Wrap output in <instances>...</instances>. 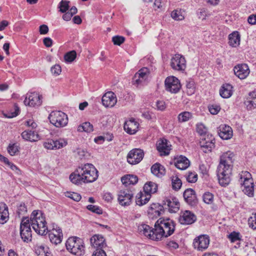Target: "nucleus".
<instances>
[{"label": "nucleus", "mask_w": 256, "mask_h": 256, "mask_svg": "<svg viewBox=\"0 0 256 256\" xmlns=\"http://www.w3.org/2000/svg\"><path fill=\"white\" fill-rule=\"evenodd\" d=\"M76 51L72 50L67 52L64 56V60L69 62H73L76 58Z\"/></svg>", "instance_id": "nucleus-44"}, {"label": "nucleus", "mask_w": 256, "mask_h": 256, "mask_svg": "<svg viewBox=\"0 0 256 256\" xmlns=\"http://www.w3.org/2000/svg\"><path fill=\"white\" fill-rule=\"evenodd\" d=\"M238 182L242 191L248 196H252L254 184L251 174L247 171H242L238 175Z\"/></svg>", "instance_id": "nucleus-5"}, {"label": "nucleus", "mask_w": 256, "mask_h": 256, "mask_svg": "<svg viewBox=\"0 0 256 256\" xmlns=\"http://www.w3.org/2000/svg\"><path fill=\"white\" fill-rule=\"evenodd\" d=\"M77 154L79 158L82 159L86 157L88 155V152L84 149L78 148L77 150Z\"/></svg>", "instance_id": "nucleus-61"}, {"label": "nucleus", "mask_w": 256, "mask_h": 256, "mask_svg": "<svg viewBox=\"0 0 256 256\" xmlns=\"http://www.w3.org/2000/svg\"><path fill=\"white\" fill-rule=\"evenodd\" d=\"M196 130L197 132L200 135L205 134L207 132V130L206 127L204 124H198L197 125Z\"/></svg>", "instance_id": "nucleus-57"}, {"label": "nucleus", "mask_w": 256, "mask_h": 256, "mask_svg": "<svg viewBox=\"0 0 256 256\" xmlns=\"http://www.w3.org/2000/svg\"><path fill=\"white\" fill-rule=\"evenodd\" d=\"M196 216L189 210L182 212L180 218L179 222L182 224H190L196 220Z\"/></svg>", "instance_id": "nucleus-18"}, {"label": "nucleus", "mask_w": 256, "mask_h": 256, "mask_svg": "<svg viewBox=\"0 0 256 256\" xmlns=\"http://www.w3.org/2000/svg\"><path fill=\"white\" fill-rule=\"evenodd\" d=\"M220 94L223 98H229L232 94V86L228 84H223L220 90Z\"/></svg>", "instance_id": "nucleus-29"}, {"label": "nucleus", "mask_w": 256, "mask_h": 256, "mask_svg": "<svg viewBox=\"0 0 256 256\" xmlns=\"http://www.w3.org/2000/svg\"><path fill=\"white\" fill-rule=\"evenodd\" d=\"M214 140H212L210 142H206L204 145H203L204 148H208V151H211L212 148L214 147V142L213 141Z\"/></svg>", "instance_id": "nucleus-63"}, {"label": "nucleus", "mask_w": 256, "mask_h": 256, "mask_svg": "<svg viewBox=\"0 0 256 256\" xmlns=\"http://www.w3.org/2000/svg\"><path fill=\"white\" fill-rule=\"evenodd\" d=\"M24 102L26 106H40L42 104V96L36 92L30 93L26 95Z\"/></svg>", "instance_id": "nucleus-15"}, {"label": "nucleus", "mask_w": 256, "mask_h": 256, "mask_svg": "<svg viewBox=\"0 0 256 256\" xmlns=\"http://www.w3.org/2000/svg\"><path fill=\"white\" fill-rule=\"evenodd\" d=\"M244 104L247 110H252L256 108V98H250L245 102Z\"/></svg>", "instance_id": "nucleus-43"}, {"label": "nucleus", "mask_w": 256, "mask_h": 256, "mask_svg": "<svg viewBox=\"0 0 256 256\" xmlns=\"http://www.w3.org/2000/svg\"><path fill=\"white\" fill-rule=\"evenodd\" d=\"M143 151L138 148L131 150L127 156L128 162L131 164H136L139 163L144 157Z\"/></svg>", "instance_id": "nucleus-14"}, {"label": "nucleus", "mask_w": 256, "mask_h": 256, "mask_svg": "<svg viewBox=\"0 0 256 256\" xmlns=\"http://www.w3.org/2000/svg\"><path fill=\"white\" fill-rule=\"evenodd\" d=\"M228 238L232 242H234L240 240V234L239 232H231L228 236Z\"/></svg>", "instance_id": "nucleus-46"}, {"label": "nucleus", "mask_w": 256, "mask_h": 256, "mask_svg": "<svg viewBox=\"0 0 256 256\" xmlns=\"http://www.w3.org/2000/svg\"><path fill=\"white\" fill-rule=\"evenodd\" d=\"M190 162L186 156H180L175 158L174 165L180 170H186L190 166Z\"/></svg>", "instance_id": "nucleus-26"}, {"label": "nucleus", "mask_w": 256, "mask_h": 256, "mask_svg": "<svg viewBox=\"0 0 256 256\" xmlns=\"http://www.w3.org/2000/svg\"><path fill=\"white\" fill-rule=\"evenodd\" d=\"M158 186L156 184L149 182H146L144 186V192L146 194H150L154 193L156 192Z\"/></svg>", "instance_id": "nucleus-36"}, {"label": "nucleus", "mask_w": 256, "mask_h": 256, "mask_svg": "<svg viewBox=\"0 0 256 256\" xmlns=\"http://www.w3.org/2000/svg\"><path fill=\"white\" fill-rule=\"evenodd\" d=\"M48 119L50 123L57 128L65 126L68 123L67 115L61 111L52 112Z\"/></svg>", "instance_id": "nucleus-7"}, {"label": "nucleus", "mask_w": 256, "mask_h": 256, "mask_svg": "<svg viewBox=\"0 0 256 256\" xmlns=\"http://www.w3.org/2000/svg\"><path fill=\"white\" fill-rule=\"evenodd\" d=\"M30 225L34 230L38 234L44 235L48 232L44 214L40 210H34L30 216Z\"/></svg>", "instance_id": "nucleus-4"}, {"label": "nucleus", "mask_w": 256, "mask_h": 256, "mask_svg": "<svg viewBox=\"0 0 256 256\" xmlns=\"http://www.w3.org/2000/svg\"><path fill=\"white\" fill-rule=\"evenodd\" d=\"M203 200L205 203L210 204L213 202L214 196L209 192H205L203 195Z\"/></svg>", "instance_id": "nucleus-48"}, {"label": "nucleus", "mask_w": 256, "mask_h": 256, "mask_svg": "<svg viewBox=\"0 0 256 256\" xmlns=\"http://www.w3.org/2000/svg\"><path fill=\"white\" fill-rule=\"evenodd\" d=\"M21 136L24 140L30 142H36L39 139L38 134L34 130H26Z\"/></svg>", "instance_id": "nucleus-28"}, {"label": "nucleus", "mask_w": 256, "mask_h": 256, "mask_svg": "<svg viewBox=\"0 0 256 256\" xmlns=\"http://www.w3.org/2000/svg\"><path fill=\"white\" fill-rule=\"evenodd\" d=\"M229 44L230 46L236 48L239 46L240 41V34L238 32H234L228 36Z\"/></svg>", "instance_id": "nucleus-33"}, {"label": "nucleus", "mask_w": 256, "mask_h": 256, "mask_svg": "<svg viewBox=\"0 0 256 256\" xmlns=\"http://www.w3.org/2000/svg\"><path fill=\"white\" fill-rule=\"evenodd\" d=\"M51 72L55 76L60 75L62 72L61 66L59 64H55L51 68Z\"/></svg>", "instance_id": "nucleus-54"}, {"label": "nucleus", "mask_w": 256, "mask_h": 256, "mask_svg": "<svg viewBox=\"0 0 256 256\" xmlns=\"http://www.w3.org/2000/svg\"><path fill=\"white\" fill-rule=\"evenodd\" d=\"M66 249L72 254L81 256L84 254V246L82 240L78 238H70L66 242Z\"/></svg>", "instance_id": "nucleus-6"}, {"label": "nucleus", "mask_w": 256, "mask_h": 256, "mask_svg": "<svg viewBox=\"0 0 256 256\" xmlns=\"http://www.w3.org/2000/svg\"><path fill=\"white\" fill-rule=\"evenodd\" d=\"M146 80H142V78L140 76L136 77V76L134 75L132 79V82L134 84L139 85L142 84Z\"/></svg>", "instance_id": "nucleus-60"}, {"label": "nucleus", "mask_w": 256, "mask_h": 256, "mask_svg": "<svg viewBox=\"0 0 256 256\" xmlns=\"http://www.w3.org/2000/svg\"><path fill=\"white\" fill-rule=\"evenodd\" d=\"M138 178L136 176L131 174L124 176L121 178V181L122 184L126 186L130 184H136L138 182Z\"/></svg>", "instance_id": "nucleus-34"}, {"label": "nucleus", "mask_w": 256, "mask_h": 256, "mask_svg": "<svg viewBox=\"0 0 256 256\" xmlns=\"http://www.w3.org/2000/svg\"><path fill=\"white\" fill-rule=\"evenodd\" d=\"M32 231L30 220L26 218H23L20 226V234L24 242H28L31 240Z\"/></svg>", "instance_id": "nucleus-9"}, {"label": "nucleus", "mask_w": 256, "mask_h": 256, "mask_svg": "<svg viewBox=\"0 0 256 256\" xmlns=\"http://www.w3.org/2000/svg\"><path fill=\"white\" fill-rule=\"evenodd\" d=\"M39 32L40 34H46L48 32V28L47 25L42 24L39 28Z\"/></svg>", "instance_id": "nucleus-62"}, {"label": "nucleus", "mask_w": 256, "mask_h": 256, "mask_svg": "<svg viewBox=\"0 0 256 256\" xmlns=\"http://www.w3.org/2000/svg\"><path fill=\"white\" fill-rule=\"evenodd\" d=\"M140 234L154 240H160L162 238L171 236L175 230V224L173 220L170 218H160L155 223L154 228L146 224L138 226Z\"/></svg>", "instance_id": "nucleus-1"}, {"label": "nucleus", "mask_w": 256, "mask_h": 256, "mask_svg": "<svg viewBox=\"0 0 256 256\" xmlns=\"http://www.w3.org/2000/svg\"><path fill=\"white\" fill-rule=\"evenodd\" d=\"M234 156V153L228 151L223 153L220 157L217 175L219 183L222 186H226L230 182Z\"/></svg>", "instance_id": "nucleus-3"}, {"label": "nucleus", "mask_w": 256, "mask_h": 256, "mask_svg": "<svg viewBox=\"0 0 256 256\" xmlns=\"http://www.w3.org/2000/svg\"><path fill=\"white\" fill-rule=\"evenodd\" d=\"M184 11L182 10H175L170 14L171 17L175 20H182L184 18Z\"/></svg>", "instance_id": "nucleus-37"}, {"label": "nucleus", "mask_w": 256, "mask_h": 256, "mask_svg": "<svg viewBox=\"0 0 256 256\" xmlns=\"http://www.w3.org/2000/svg\"><path fill=\"white\" fill-rule=\"evenodd\" d=\"M35 251L37 256H52L51 253L48 252V248L42 244H37L35 247Z\"/></svg>", "instance_id": "nucleus-35"}, {"label": "nucleus", "mask_w": 256, "mask_h": 256, "mask_svg": "<svg viewBox=\"0 0 256 256\" xmlns=\"http://www.w3.org/2000/svg\"><path fill=\"white\" fill-rule=\"evenodd\" d=\"M124 41V38L121 36H114L112 38V42L114 44L120 46Z\"/></svg>", "instance_id": "nucleus-56"}, {"label": "nucleus", "mask_w": 256, "mask_h": 256, "mask_svg": "<svg viewBox=\"0 0 256 256\" xmlns=\"http://www.w3.org/2000/svg\"><path fill=\"white\" fill-rule=\"evenodd\" d=\"M192 114L188 112H182L178 115V121L180 122H187L192 118Z\"/></svg>", "instance_id": "nucleus-39"}, {"label": "nucleus", "mask_w": 256, "mask_h": 256, "mask_svg": "<svg viewBox=\"0 0 256 256\" xmlns=\"http://www.w3.org/2000/svg\"><path fill=\"white\" fill-rule=\"evenodd\" d=\"M92 256H106V254L104 250L96 249Z\"/></svg>", "instance_id": "nucleus-64"}, {"label": "nucleus", "mask_w": 256, "mask_h": 256, "mask_svg": "<svg viewBox=\"0 0 256 256\" xmlns=\"http://www.w3.org/2000/svg\"><path fill=\"white\" fill-rule=\"evenodd\" d=\"M186 180L191 183L195 182H196L198 180V176L197 174L192 172H189L188 175L186 176Z\"/></svg>", "instance_id": "nucleus-52"}, {"label": "nucleus", "mask_w": 256, "mask_h": 256, "mask_svg": "<svg viewBox=\"0 0 256 256\" xmlns=\"http://www.w3.org/2000/svg\"><path fill=\"white\" fill-rule=\"evenodd\" d=\"M248 222L250 226L253 230H256V213L252 214Z\"/></svg>", "instance_id": "nucleus-53"}, {"label": "nucleus", "mask_w": 256, "mask_h": 256, "mask_svg": "<svg viewBox=\"0 0 256 256\" xmlns=\"http://www.w3.org/2000/svg\"><path fill=\"white\" fill-rule=\"evenodd\" d=\"M150 72L147 68H143L140 70L136 74V77H141L142 80H147Z\"/></svg>", "instance_id": "nucleus-40"}, {"label": "nucleus", "mask_w": 256, "mask_h": 256, "mask_svg": "<svg viewBox=\"0 0 256 256\" xmlns=\"http://www.w3.org/2000/svg\"><path fill=\"white\" fill-rule=\"evenodd\" d=\"M78 131L90 132L93 131V126L88 122H86L78 127Z\"/></svg>", "instance_id": "nucleus-38"}, {"label": "nucleus", "mask_w": 256, "mask_h": 256, "mask_svg": "<svg viewBox=\"0 0 256 256\" xmlns=\"http://www.w3.org/2000/svg\"><path fill=\"white\" fill-rule=\"evenodd\" d=\"M186 86L187 88V93L188 95H192L194 92L195 87L194 82L192 81L187 82Z\"/></svg>", "instance_id": "nucleus-50"}, {"label": "nucleus", "mask_w": 256, "mask_h": 256, "mask_svg": "<svg viewBox=\"0 0 256 256\" xmlns=\"http://www.w3.org/2000/svg\"><path fill=\"white\" fill-rule=\"evenodd\" d=\"M171 145L168 144L166 139H161L158 141L156 148L161 156H166L170 154Z\"/></svg>", "instance_id": "nucleus-21"}, {"label": "nucleus", "mask_w": 256, "mask_h": 256, "mask_svg": "<svg viewBox=\"0 0 256 256\" xmlns=\"http://www.w3.org/2000/svg\"><path fill=\"white\" fill-rule=\"evenodd\" d=\"M27 212V208L24 204H20L18 207L17 213L19 216L24 214Z\"/></svg>", "instance_id": "nucleus-55"}, {"label": "nucleus", "mask_w": 256, "mask_h": 256, "mask_svg": "<svg viewBox=\"0 0 256 256\" xmlns=\"http://www.w3.org/2000/svg\"><path fill=\"white\" fill-rule=\"evenodd\" d=\"M218 132L219 136L223 140H229L233 136V131L231 127L225 124L220 125Z\"/></svg>", "instance_id": "nucleus-22"}, {"label": "nucleus", "mask_w": 256, "mask_h": 256, "mask_svg": "<svg viewBox=\"0 0 256 256\" xmlns=\"http://www.w3.org/2000/svg\"><path fill=\"white\" fill-rule=\"evenodd\" d=\"M8 219V208L4 203H0V224H4Z\"/></svg>", "instance_id": "nucleus-31"}, {"label": "nucleus", "mask_w": 256, "mask_h": 256, "mask_svg": "<svg viewBox=\"0 0 256 256\" xmlns=\"http://www.w3.org/2000/svg\"><path fill=\"white\" fill-rule=\"evenodd\" d=\"M210 244V238L208 235H200L194 238V248L199 251L207 249Z\"/></svg>", "instance_id": "nucleus-12"}, {"label": "nucleus", "mask_w": 256, "mask_h": 256, "mask_svg": "<svg viewBox=\"0 0 256 256\" xmlns=\"http://www.w3.org/2000/svg\"><path fill=\"white\" fill-rule=\"evenodd\" d=\"M90 240L92 246L96 249L102 250L106 245L104 239L101 235H94L90 238Z\"/></svg>", "instance_id": "nucleus-25"}, {"label": "nucleus", "mask_w": 256, "mask_h": 256, "mask_svg": "<svg viewBox=\"0 0 256 256\" xmlns=\"http://www.w3.org/2000/svg\"><path fill=\"white\" fill-rule=\"evenodd\" d=\"M19 112V108L15 104L14 110L4 113V116L8 118H12L17 116Z\"/></svg>", "instance_id": "nucleus-42"}, {"label": "nucleus", "mask_w": 256, "mask_h": 256, "mask_svg": "<svg viewBox=\"0 0 256 256\" xmlns=\"http://www.w3.org/2000/svg\"><path fill=\"white\" fill-rule=\"evenodd\" d=\"M164 83L166 90L172 93H177L181 88L180 80L174 76L168 77Z\"/></svg>", "instance_id": "nucleus-10"}, {"label": "nucleus", "mask_w": 256, "mask_h": 256, "mask_svg": "<svg viewBox=\"0 0 256 256\" xmlns=\"http://www.w3.org/2000/svg\"><path fill=\"white\" fill-rule=\"evenodd\" d=\"M62 237V230L57 225L54 224L52 229L49 230V238L51 242L55 244H60Z\"/></svg>", "instance_id": "nucleus-13"}, {"label": "nucleus", "mask_w": 256, "mask_h": 256, "mask_svg": "<svg viewBox=\"0 0 256 256\" xmlns=\"http://www.w3.org/2000/svg\"><path fill=\"white\" fill-rule=\"evenodd\" d=\"M162 210V206L158 204H151L148 211L149 218L154 219L157 218L160 214Z\"/></svg>", "instance_id": "nucleus-23"}, {"label": "nucleus", "mask_w": 256, "mask_h": 256, "mask_svg": "<svg viewBox=\"0 0 256 256\" xmlns=\"http://www.w3.org/2000/svg\"><path fill=\"white\" fill-rule=\"evenodd\" d=\"M164 202V205L166 208H168L170 212H176L178 210L180 204L176 198L172 200L167 198Z\"/></svg>", "instance_id": "nucleus-24"}, {"label": "nucleus", "mask_w": 256, "mask_h": 256, "mask_svg": "<svg viewBox=\"0 0 256 256\" xmlns=\"http://www.w3.org/2000/svg\"><path fill=\"white\" fill-rule=\"evenodd\" d=\"M98 171L91 164H86L78 166L70 176V180L74 184L79 185L82 183L94 182L98 178Z\"/></svg>", "instance_id": "nucleus-2"}, {"label": "nucleus", "mask_w": 256, "mask_h": 256, "mask_svg": "<svg viewBox=\"0 0 256 256\" xmlns=\"http://www.w3.org/2000/svg\"><path fill=\"white\" fill-rule=\"evenodd\" d=\"M184 198L186 202L190 204H193L196 202L195 192L192 188H188L184 192Z\"/></svg>", "instance_id": "nucleus-27"}, {"label": "nucleus", "mask_w": 256, "mask_h": 256, "mask_svg": "<svg viewBox=\"0 0 256 256\" xmlns=\"http://www.w3.org/2000/svg\"><path fill=\"white\" fill-rule=\"evenodd\" d=\"M88 210L96 213V214H102V210L98 206H94L92 204L88 205L86 206Z\"/></svg>", "instance_id": "nucleus-49"}, {"label": "nucleus", "mask_w": 256, "mask_h": 256, "mask_svg": "<svg viewBox=\"0 0 256 256\" xmlns=\"http://www.w3.org/2000/svg\"><path fill=\"white\" fill-rule=\"evenodd\" d=\"M152 172L156 176L161 178L166 174L165 168L164 166L160 164H155L151 168Z\"/></svg>", "instance_id": "nucleus-32"}, {"label": "nucleus", "mask_w": 256, "mask_h": 256, "mask_svg": "<svg viewBox=\"0 0 256 256\" xmlns=\"http://www.w3.org/2000/svg\"><path fill=\"white\" fill-rule=\"evenodd\" d=\"M220 109V106L218 105H212L209 106V111L212 114H217Z\"/></svg>", "instance_id": "nucleus-58"}, {"label": "nucleus", "mask_w": 256, "mask_h": 256, "mask_svg": "<svg viewBox=\"0 0 256 256\" xmlns=\"http://www.w3.org/2000/svg\"><path fill=\"white\" fill-rule=\"evenodd\" d=\"M172 184L173 189L178 190L181 188L182 182L181 180L176 176H175L172 177Z\"/></svg>", "instance_id": "nucleus-41"}, {"label": "nucleus", "mask_w": 256, "mask_h": 256, "mask_svg": "<svg viewBox=\"0 0 256 256\" xmlns=\"http://www.w3.org/2000/svg\"><path fill=\"white\" fill-rule=\"evenodd\" d=\"M68 144L66 139L60 138L58 139H48L44 142V146L50 150H57L65 147Z\"/></svg>", "instance_id": "nucleus-8"}, {"label": "nucleus", "mask_w": 256, "mask_h": 256, "mask_svg": "<svg viewBox=\"0 0 256 256\" xmlns=\"http://www.w3.org/2000/svg\"><path fill=\"white\" fill-rule=\"evenodd\" d=\"M156 108L160 110H164L166 108L165 102L163 100H158L156 102Z\"/></svg>", "instance_id": "nucleus-59"}, {"label": "nucleus", "mask_w": 256, "mask_h": 256, "mask_svg": "<svg viewBox=\"0 0 256 256\" xmlns=\"http://www.w3.org/2000/svg\"><path fill=\"white\" fill-rule=\"evenodd\" d=\"M8 151L11 156H14L18 152V146L16 144H10Z\"/></svg>", "instance_id": "nucleus-45"}, {"label": "nucleus", "mask_w": 256, "mask_h": 256, "mask_svg": "<svg viewBox=\"0 0 256 256\" xmlns=\"http://www.w3.org/2000/svg\"><path fill=\"white\" fill-rule=\"evenodd\" d=\"M102 100L106 107H113L116 104L117 99L113 92H108L102 96Z\"/></svg>", "instance_id": "nucleus-19"}, {"label": "nucleus", "mask_w": 256, "mask_h": 256, "mask_svg": "<svg viewBox=\"0 0 256 256\" xmlns=\"http://www.w3.org/2000/svg\"><path fill=\"white\" fill-rule=\"evenodd\" d=\"M133 198V194L128 190H121L118 194V200L120 204L123 206L130 205Z\"/></svg>", "instance_id": "nucleus-16"}, {"label": "nucleus", "mask_w": 256, "mask_h": 256, "mask_svg": "<svg viewBox=\"0 0 256 256\" xmlns=\"http://www.w3.org/2000/svg\"><path fill=\"white\" fill-rule=\"evenodd\" d=\"M66 196L76 202H79L82 198L81 196L76 192H67Z\"/></svg>", "instance_id": "nucleus-51"}, {"label": "nucleus", "mask_w": 256, "mask_h": 256, "mask_svg": "<svg viewBox=\"0 0 256 256\" xmlns=\"http://www.w3.org/2000/svg\"><path fill=\"white\" fill-rule=\"evenodd\" d=\"M234 71L236 76L242 80L246 78L250 74L249 68L245 64H239L235 66Z\"/></svg>", "instance_id": "nucleus-17"}, {"label": "nucleus", "mask_w": 256, "mask_h": 256, "mask_svg": "<svg viewBox=\"0 0 256 256\" xmlns=\"http://www.w3.org/2000/svg\"><path fill=\"white\" fill-rule=\"evenodd\" d=\"M150 197L151 195L150 194L140 192L136 196V203L138 206H142L149 201Z\"/></svg>", "instance_id": "nucleus-30"}, {"label": "nucleus", "mask_w": 256, "mask_h": 256, "mask_svg": "<svg viewBox=\"0 0 256 256\" xmlns=\"http://www.w3.org/2000/svg\"><path fill=\"white\" fill-rule=\"evenodd\" d=\"M170 66L174 70L184 71L186 68V60L182 55L176 54L170 60Z\"/></svg>", "instance_id": "nucleus-11"}, {"label": "nucleus", "mask_w": 256, "mask_h": 256, "mask_svg": "<svg viewBox=\"0 0 256 256\" xmlns=\"http://www.w3.org/2000/svg\"><path fill=\"white\" fill-rule=\"evenodd\" d=\"M138 123L134 118H130L125 122L124 128V130L130 134H134L138 130Z\"/></svg>", "instance_id": "nucleus-20"}, {"label": "nucleus", "mask_w": 256, "mask_h": 256, "mask_svg": "<svg viewBox=\"0 0 256 256\" xmlns=\"http://www.w3.org/2000/svg\"><path fill=\"white\" fill-rule=\"evenodd\" d=\"M69 2L66 0H62L59 4L58 8H60V11L61 12H66L69 8L68 6Z\"/></svg>", "instance_id": "nucleus-47"}]
</instances>
